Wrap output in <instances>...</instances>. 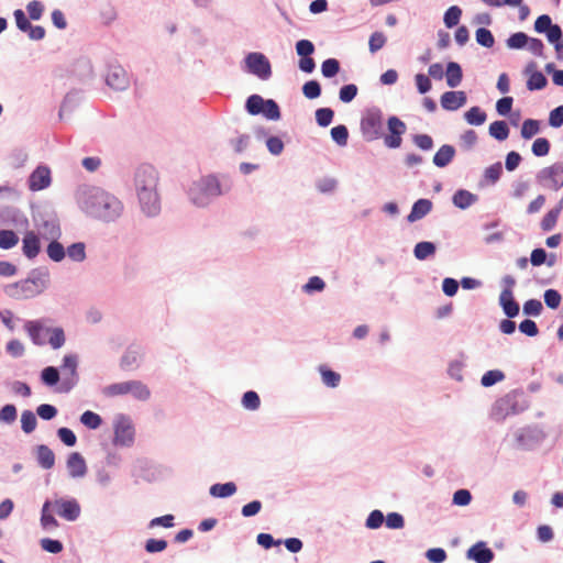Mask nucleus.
Instances as JSON below:
<instances>
[{"mask_svg": "<svg viewBox=\"0 0 563 563\" xmlns=\"http://www.w3.org/2000/svg\"><path fill=\"white\" fill-rule=\"evenodd\" d=\"M141 357L142 352L139 349L130 347L122 356L120 365L123 369H135L140 365Z\"/></svg>", "mask_w": 563, "mask_h": 563, "instance_id": "412c9836", "label": "nucleus"}, {"mask_svg": "<svg viewBox=\"0 0 563 563\" xmlns=\"http://www.w3.org/2000/svg\"><path fill=\"white\" fill-rule=\"evenodd\" d=\"M549 124L553 128L563 125V106H559L550 112Z\"/></svg>", "mask_w": 563, "mask_h": 563, "instance_id": "774afa93", "label": "nucleus"}, {"mask_svg": "<svg viewBox=\"0 0 563 563\" xmlns=\"http://www.w3.org/2000/svg\"><path fill=\"white\" fill-rule=\"evenodd\" d=\"M465 120L468 124L481 125L486 121V113L478 107H472L465 112Z\"/></svg>", "mask_w": 563, "mask_h": 563, "instance_id": "2f4dec72", "label": "nucleus"}, {"mask_svg": "<svg viewBox=\"0 0 563 563\" xmlns=\"http://www.w3.org/2000/svg\"><path fill=\"white\" fill-rule=\"evenodd\" d=\"M357 95V87L354 84L345 85L340 89V100L351 102Z\"/></svg>", "mask_w": 563, "mask_h": 563, "instance_id": "e2e57ef3", "label": "nucleus"}, {"mask_svg": "<svg viewBox=\"0 0 563 563\" xmlns=\"http://www.w3.org/2000/svg\"><path fill=\"white\" fill-rule=\"evenodd\" d=\"M58 379H59V374H58V371L55 367L48 366V367L43 369V372H42V380L46 385L53 386V385L57 384Z\"/></svg>", "mask_w": 563, "mask_h": 563, "instance_id": "4d7b16f0", "label": "nucleus"}, {"mask_svg": "<svg viewBox=\"0 0 563 563\" xmlns=\"http://www.w3.org/2000/svg\"><path fill=\"white\" fill-rule=\"evenodd\" d=\"M547 258H548V255L543 249H534L531 252L530 262L533 266H540L544 263H547L548 266H553L555 263L554 256H551L548 262H547Z\"/></svg>", "mask_w": 563, "mask_h": 563, "instance_id": "473e14b6", "label": "nucleus"}, {"mask_svg": "<svg viewBox=\"0 0 563 563\" xmlns=\"http://www.w3.org/2000/svg\"><path fill=\"white\" fill-rule=\"evenodd\" d=\"M37 462L45 470L52 468L55 464L54 452L46 445L37 446Z\"/></svg>", "mask_w": 563, "mask_h": 563, "instance_id": "b1692460", "label": "nucleus"}, {"mask_svg": "<svg viewBox=\"0 0 563 563\" xmlns=\"http://www.w3.org/2000/svg\"><path fill=\"white\" fill-rule=\"evenodd\" d=\"M331 136L335 143L344 146L347 143L349 131L345 125H336L331 129Z\"/></svg>", "mask_w": 563, "mask_h": 563, "instance_id": "c03bdc74", "label": "nucleus"}, {"mask_svg": "<svg viewBox=\"0 0 563 563\" xmlns=\"http://www.w3.org/2000/svg\"><path fill=\"white\" fill-rule=\"evenodd\" d=\"M106 81L108 86L114 90H124L129 86L128 74L121 66L110 67L107 73Z\"/></svg>", "mask_w": 563, "mask_h": 563, "instance_id": "f8f14e48", "label": "nucleus"}, {"mask_svg": "<svg viewBox=\"0 0 563 563\" xmlns=\"http://www.w3.org/2000/svg\"><path fill=\"white\" fill-rule=\"evenodd\" d=\"M389 134L385 135L384 144L389 148H398L406 133V124L397 117H390L387 121Z\"/></svg>", "mask_w": 563, "mask_h": 563, "instance_id": "1a4fd4ad", "label": "nucleus"}, {"mask_svg": "<svg viewBox=\"0 0 563 563\" xmlns=\"http://www.w3.org/2000/svg\"><path fill=\"white\" fill-rule=\"evenodd\" d=\"M66 464L71 477H82L87 473L86 461L78 452L70 453Z\"/></svg>", "mask_w": 563, "mask_h": 563, "instance_id": "4468645a", "label": "nucleus"}, {"mask_svg": "<svg viewBox=\"0 0 563 563\" xmlns=\"http://www.w3.org/2000/svg\"><path fill=\"white\" fill-rule=\"evenodd\" d=\"M499 302L508 318H514L519 313V305L515 301L510 289H504L501 291Z\"/></svg>", "mask_w": 563, "mask_h": 563, "instance_id": "f3484780", "label": "nucleus"}, {"mask_svg": "<svg viewBox=\"0 0 563 563\" xmlns=\"http://www.w3.org/2000/svg\"><path fill=\"white\" fill-rule=\"evenodd\" d=\"M446 84L451 88L457 87L462 81V68L455 62H450L446 66Z\"/></svg>", "mask_w": 563, "mask_h": 563, "instance_id": "4be33fe9", "label": "nucleus"}, {"mask_svg": "<svg viewBox=\"0 0 563 563\" xmlns=\"http://www.w3.org/2000/svg\"><path fill=\"white\" fill-rule=\"evenodd\" d=\"M540 130L539 121L533 119H527L523 121L521 126V136L526 140L534 136Z\"/></svg>", "mask_w": 563, "mask_h": 563, "instance_id": "58836bf2", "label": "nucleus"}, {"mask_svg": "<svg viewBox=\"0 0 563 563\" xmlns=\"http://www.w3.org/2000/svg\"><path fill=\"white\" fill-rule=\"evenodd\" d=\"M536 67L534 63H530L526 67V74L529 75L527 88L531 91L543 89L548 82L545 76L541 71L536 70Z\"/></svg>", "mask_w": 563, "mask_h": 563, "instance_id": "dca6fc26", "label": "nucleus"}, {"mask_svg": "<svg viewBox=\"0 0 563 563\" xmlns=\"http://www.w3.org/2000/svg\"><path fill=\"white\" fill-rule=\"evenodd\" d=\"M36 427V417L30 411L25 410L21 415V428L25 433H31Z\"/></svg>", "mask_w": 563, "mask_h": 563, "instance_id": "a19ab883", "label": "nucleus"}, {"mask_svg": "<svg viewBox=\"0 0 563 563\" xmlns=\"http://www.w3.org/2000/svg\"><path fill=\"white\" fill-rule=\"evenodd\" d=\"M476 41L478 44L485 47H493L495 40L492 32L485 27H479L476 31Z\"/></svg>", "mask_w": 563, "mask_h": 563, "instance_id": "de8ad7c7", "label": "nucleus"}, {"mask_svg": "<svg viewBox=\"0 0 563 563\" xmlns=\"http://www.w3.org/2000/svg\"><path fill=\"white\" fill-rule=\"evenodd\" d=\"M544 302L551 309H556L561 302V295L554 289H548L544 292Z\"/></svg>", "mask_w": 563, "mask_h": 563, "instance_id": "052dcab7", "label": "nucleus"}, {"mask_svg": "<svg viewBox=\"0 0 563 563\" xmlns=\"http://www.w3.org/2000/svg\"><path fill=\"white\" fill-rule=\"evenodd\" d=\"M51 507L52 503L45 501L42 508L41 523L44 529H54L58 526L57 520L49 511Z\"/></svg>", "mask_w": 563, "mask_h": 563, "instance_id": "7c9ffc66", "label": "nucleus"}, {"mask_svg": "<svg viewBox=\"0 0 563 563\" xmlns=\"http://www.w3.org/2000/svg\"><path fill=\"white\" fill-rule=\"evenodd\" d=\"M114 444L121 446H129L134 440V428L130 418L119 415L115 417L114 423Z\"/></svg>", "mask_w": 563, "mask_h": 563, "instance_id": "0eeeda50", "label": "nucleus"}, {"mask_svg": "<svg viewBox=\"0 0 563 563\" xmlns=\"http://www.w3.org/2000/svg\"><path fill=\"white\" fill-rule=\"evenodd\" d=\"M334 117V112L330 108H320L316 111V120L320 126H328Z\"/></svg>", "mask_w": 563, "mask_h": 563, "instance_id": "49530a36", "label": "nucleus"}, {"mask_svg": "<svg viewBox=\"0 0 563 563\" xmlns=\"http://www.w3.org/2000/svg\"><path fill=\"white\" fill-rule=\"evenodd\" d=\"M537 180L543 187L559 190L563 187V162L554 163L548 167L542 168L538 175Z\"/></svg>", "mask_w": 563, "mask_h": 563, "instance_id": "423d86ee", "label": "nucleus"}, {"mask_svg": "<svg viewBox=\"0 0 563 563\" xmlns=\"http://www.w3.org/2000/svg\"><path fill=\"white\" fill-rule=\"evenodd\" d=\"M531 150L536 156H545L550 152V142L545 137H538L533 142Z\"/></svg>", "mask_w": 563, "mask_h": 563, "instance_id": "09e8293b", "label": "nucleus"}, {"mask_svg": "<svg viewBox=\"0 0 563 563\" xmlns=\"http://www.w3.org/2000/svg\"><path fill=\"white\" fill-rule=\"evenodd\" d=\"M236 492V485L233 482L224 484H214L210 487V495L218 498L232 496Z\"/></svg>", "mask_w": 563, "mask_h": 563, "instance_id": "a878e982", "label": "nucleus"}, {"mask_svg": "<svg viewBox=\"0 0 563 563\" xmlns=\"http://www.w3.org/2000/svg\"><path fill=\"white\" fill-rule=\"evenodd\" d=\"M467 558L476 563H489L494 559V552L484 542H477L468 549Z\"/></svg>", "mask_w": 563, "mask_h": 563, "instance_id": "2eb2a0df", "label": "nucleus"}, {"mask_svg": "<svg viewBox=\"0 0 563 563\" xmlns=\"http://www.w3.org/2000/svg\"><path fill=\"white\" fill-rule=\"evenodd\" d=\"M52 503L53 509L62 518L74 521L76 520L80 515V506L79 504L71 499H56Z\"/></svg>", "mask_w": 563, "mask_h": 563, "instance_id": "9d476101", "label": "nucleus"}, {"mask_svg": "<svg viewBox=\"0 0 563 563\" xmlns=\"http://www.w3.org/2000/svg\"><path fill=\"white\" fill-rule=\"evenodd\" d=\"M262 112L269 120H278L280 118L279 107L272 99L266 100L265 106L263 107Z\"/></svg>", "mask_w": 563, "mask_h": 563, "instance_id": "8fccbe9b", "label": "nucleus"}, {"mask_svg": "<svg viewBox=\"0 0 563 563\" xmlns=\"http://www.w3.org/2000/svg\"><path fill=\"white\" fill-rule=\"evenodd\" d=\"M505 378V374L499 369H493L486 372L481 379V384L484 387H490L494 384L501 382Z\"/></svg>", "mask_w": 563, "mask_h": 563, "instance_id": "ea45409f", "label": "nucleus"}, {"mask_svg": "<svg viewBox=\"0 0 563 563\" xmlns=\"http://www.w3.org/2000/svg\"><path fill=\"white\" fill-rule=\"evenodd\" d=\"M527 43L528 36L522 32H517L507 40V46L515 49L522 48Z\"/></svg>", "mask_w": 563, "mask_h": 563, "instance_id": "864d4df0", "label": "nucleus"}, {"mask_svg": "<svg viewBox=\"0 0 563 563\" xmlns=\"http://www.w3.org/2000/svg\"><path fill=\"white\" fill-rule=\"evenodd\" d=\"M462 15V10L457 5L450 7L444 13V24L446 27L451 29L459 24V21Z\"/></svg>", "mask_w": 563, "mask_h": 563, "instance_id": "e433bc0d", "label": "nucleus"}, {"mask_svg": "<svg viewBox=\"0 0 563 563\" xmlns=\"http://www.w3.org/2000/svg\"><path fill=\"white\" fill-rule=\"evenodd\" d=\"M242 404L246 409L255 410L260 407L261 400L255 391L250 390L243 395Z\"/></svg>", "mask_w": 563, "mask_h": 563, "instance_id": "5fc2aeb1", "label": "nucleus"}, {"mask_svg": "<svg viewBox=\"0 0 563 563\" xmlns=\"http://www.w3.org/2000/svg\"><path fill=\"white\" fill-rule=\"evenodd\" d=\"M85 210L97 219L111 221L120 216L122 203L113 196L96 191L85 201Z\"/></svg>", "mask_w": 563, "mask_h": 563, "instance_id": "f03ea898", "label": "nucleus"}, {"mask_svg": "<svg viewBox=\"0 0 563 563\" xmlns=\"http://www.w3.org/2000/svg\"><path fill=\"white\" fill-rule=\"evenodd\" d=\"M302 92L308 99H316L321 95V87L318 81H307L302 87Z\"/></svg>", "mask_w": 563, "mask_h": 563, "instance_id": "603ef678", "label": "nucleus"}, {"mask_svg": "<svg viewBox=\"0 0 563 563\" xmlns=\"http://www.w3.org/2000/svg\"><path fill=\"white\" fill-rule=\"evenodd\" d=\"M542 303L538 299H529L523 305V312L528 316H539L542 311Z\"/></svg>", "mask_w": 563, "mask_h": 563, "instance_id": "bf43d9fd", "label": "nucleus"}, {"mask_svg": "<svg viewBox=\"0 0 563 563\" xmlns=\"http://www.w3.org/2000/svg\"><path fill=\"white\" fill-rule=\"evenodd\" d=\"M158 174L152 165H141L135 173V187L143 211L153 216L159 210Z\"/></svg>", "mask_w": 563, "mask_h": 563, "instance_id": "f257e3e1", "label": "nucleus"}, {"mask_svg": "<svg viewBox=\"0 0 563 563\" xmlns=\"http://www.w3.org/2000/svg\"><path fill=\"white\" fill-rule=\"evenodd\" d=\"M41 547L43 550L54 554L59 553L63 550V544L60 541L48 538L41 540Z\"/></svg>", "mask_w": 563, "mask_h": 563, "instance_id": "680f3d73", "label": "nucleus"}, {"mask_svg": "<svg viewBox=\"0 0 563 563\" xmlns=\"http://www.w3.org/2000/svg\"><path fill=\"white\" fill-rule=\"evenodd\" d=\"M80 422L89 429H97L101 426L102 419L98 413L87 410L80 416Z\"/></svg>", "mask_w": 563, "mask_h": 563, "instance_id": "c9c22d12", "label": "nucleus"}, {"mask_svg": "<svg viewBox=\"0 0 563 563\" xmlns=\"http://www.w3.org/2000/svg\"><path fill=\"white\" fill-rule=\"evenodd\" d=\"M19 242V236L11 230L0 231V249L9 250L15 246Z\"/></svg>", "mask_w": 563, "mask_h": 563, "instance_id": "f704fd0d", "label": "nucleus"}, {"mask_svg": "<svg viewBox=\"0 0 563 563\" xmlns=\"http://www.w3.org/2000/svg\"><path fill=\"white\" fill-rule=\"evenodd\" d=\"M47 254L53 261L59 262L65 256L64 246L60 243L53 241L47 246Z\"/></svg>", "mask_w": 563, "mask_h": 563, "instance_id": "3c124183", "label": "nucleus"}, {"mask_svg": "<svg viewBox=\"0 0 563 563\" xmlns=\"http://www.w3.org/2000/svg\"><path fill=\"white\" fill-rule=\"evenodd\" d=\"M247 70L262 80H267L272 76V67L268 58L262 53H250L245 57Z\"/></svg>", "mask_w": 563, "mask_h": 563, "instance_id": "6e6552de", "label": "nucleus"}, {"mask_svg": "<svg viewBox=\"0 0 563 563\" xmlns=\"http://www.w3.org/2000/svg\"><path fill=\"white\" fill-rule=\"evenodd\" d=\"M559 216H560V209L553 208L550 211H548L541 221V229L543 231L552 230L558 222Z\"/></svg>", "mask_w": 563, "mask_h": 563, "instance_id": "79ce46f5", "label": "nucleus"}, {"mask_svg": "<svg viewBox=\"0 0 563 563\" xmlns=\"http://www.w3.org/2000/svg\"><path fill=\"white\" fill-rule=\"evenodd\" d=\"M266 100H264L258 95H252L246 100V110L250 114H258L262 112L263 107L265 106Z\"/></svg>", "mask_w": 563, "mask_h": 563, "instance_id": "72a5a7b5", "label": "nucleus"}, {"mask_svg": "<svg viewBox=\"0 0 563 563\" xmlns=\"http://www.w3.org/2000/svg\"><path fill=\"white\" fill-rule=\"evenodd\" d=\"M57 435L60 441L67 446H74L76 444L77 438L75 433L68 428H59L57 431Z\"/></svg>", "mask_w": 563, "mask_h": 563, "instance_id": "13d9d810", "label": "nucleus"}, {"mask_svg": "<svg viewBox=\"0 0 563 563\" xmlns=\"http://www.w3.org/2000/svg\"><path fill=\"white\" fill-rule=\"evenodd\" d=\"M23 253L29 258H34L40 252V240L38 236L33 232L29 231L23 238Z\"/></svg>", "mask_w": 563, "mask_h": 563, "instance_id": "a211bd4d", "label": "nucleus"}, {"mask_svg": "<svg viewBox=\"0 0 563 563\" xmlns=\"http://www.w3.org/2000/svg\"><path fill=\"white\" fill-rule=\"evenodd\" d=\"M319 372L321 374L323 384L328 387L334 388L340 384L341 376L339 373L333 372L325 366H320Z\"/></svg>", "mask_w": 563, "mask_h": 563, "instance_id": "c756f323", "label": "nucleus"}, {"mask_svg": "<svg viewBox=\"0 0 563 563\" xmlns=\"http://www.w3.org/2000/svg\"><path fill=\"white\" fill-rule=\"evenodd\" d=\"M361 131L366 141L378 140L383 134V115L379 110H371L361 120Z\"/></svg>", "mask_w": 563, "mask_h": 563, "instance_id": "39448f33", "label": "nucleus"}, {"mask_svg": "<svg viewBox=\"0 0 563 563\" xmlns=\"http://www.w3.org/2000/svg\"><path fill=\"white\" fill-rule=\"evenodd\" d=\"M108 397L124 396L131 394L135 399L145 401L151 397V390L141 380H126L108 385L103 389Z\"/></svg>", "mask_w": 563, "mask_h": 563, "instance_id": "20e7f679", "label": "nucleus"}, {"mask_svg": "<svg viewBox=\"0 0 563 563\" xmlns=\"http://www.w3.org/2000/svg\"><path fill=\"white\" fill-rule=\"evenodd\" d=\"M435 253V245L432 242H419L416 244L413 254L416 258L423 261Z\"/></svg>", "mask_w": 563, "mask_h": 563, "instance_id": "cd10ccee", "label": "nucleus"}, {"mask_svg": "<svg viewBox=\"0 0 563 563\" xmlns=\"http://www.w3.org/2000/svg\"><path fill=\"white\" fill-rule=\"evenodd\" d=\"M26 10L32 20H38L43 14L44 5L40 1L33 0L29 2Z\"/></svg>", "mask_w": 563, "mask_h": 563, "instance_id": "69168bd1", "label": "nucleus"}, {"mask_svg": "<svg viewBox=\"0 0 563 563\" xmlns=\"http://www.w3.org/2000/svg\"><path fill=\"white\" fill-rule=\"evenodd\" d=\"M221 195V188L218 179L213 176H207L199 181L194 183L189 189L191 201L199 207L207 206L211 198Z\"/></svg>", "mask_w": 563, "mask_h": 563, "instance_id": "7ed1b4c3", "label": "nucleus"}, {"mask_svg": "<svg viewBox=\"0 0 563 563\" xmlns=\"http://www.w3.org/2000/svg\"><path fill=\"white\" fill-rule=\"evenodd\" d=\"M503 173L501 163H495L488 166L484 172V179L487 184H495L498 181Z\"/></svg>", "mask_w": 563, "mask_h": 563, "instance_id": "4c0bfd02", "label": "nucleus"}, {"mask_svg": "<svg viewBox=\"0 0 563 563\" xmlns=\"http://www.w3.org/2000/svg\"><path fill=\"white\" fill-rule=\"evenodd\" d=\"M384 522V515L380 510H373L366 519V527L377 529Z\"/></svg>", "mask_w": 563, "mask_h": 563, "instance_id": "0e129e2a", "label": "nucleus"}, {"mask_svg": "<svg viewBox=\"0 0 563 563\" xmlns=\"http://www.w3.org/2000/svg\"><path fill=\"white\" fill-rule=\"evenodd\" d=\"M51 170L47 166H37L29 177V188L38 191L51 185Z\"/></svg>", "mask_w": 563, "mask_h": 563, "instance_id": "9b49d317", "label": "nucleus"}, {"mask_svg": "<svg viewBox=\"0 0 563 563\" xmlns=\"http://www.w3.org/2000/svg\"><path fill=\"white\" fill-rule=\"evenodd\" d=\"M45 333L48 334V343L53 349H59L65 343V333L62 328H46Z\"/></svg>", "mask_w": 563, "mask_h": 563, "instance_id": "c85d7f7f", "label": "nucleus"}, {"mask_svg": "<svg viewBox=\"0 0 563 563\" xmlns=\"http://www.w3.org/2000/svg\"><path fill=\"white\" fill-rule=\"evenodd\" d=\"M31 340L36 345H43L45 340L42 339V332H45V328L38 321H27L24 325Z\"/></svg>", "mask_w": 563, "mask_h": 563, "instance_id": "5701e85b", "label": "nucleus"}, {"mask_svg": "<svg viewBox=\"0 0 563 563\" xmlns=\"http://www.w3.org/2000/svg\"><path fill=\"white\" fill-rule=\"evenodd\" d=\"M16 419V408L13 405H5L0 410V421L12 423Z\"/></svg>", "mask_w": 563, "mask_h": 563, "instance_id": "338daca9", "label": "nucleus"}, {"mask_svg": "<svg viewBox=\"0 0 563 563\" xmlns=\"http://www.w3.org/2000/svg\"><path fill=\"white\" fill-rule=\"evenodd\" d=\"M386 36L383 32H374L368 41V48L371 53H376L386 44Z\"/></svg>", "mask_w": 563, "mask_h": 563, "instance_id": "a18cd8bd", "label": "nucleus"}, {"mask_svg": "<svg viewBox=\"0 0 563 563\" xmlns=\"http://www.w3.org/2000/svg\"><path fill=\"white\" fill-rule=\"evenodd\" d=\"M476 201V196L467 190L460 189L453 196V203L460 209H466Z\"/></svg>", "mask_w": 563, "mask_h": 563, "instance_id": "393cba45", "label": "nucleus"}, {"mask_svg": "<svg viewBox=\"0 0 563 563\" xmlns=\"http://www.w3.org/2000/svg\"><path fill=\"white\" fill-rule=\"evenodd\" d=\"M489 134L498 141H505L509 135L508 124L505 121H494L489 125Z\"/></svg>", "mask_w": 563, "mask_h": 563, "instance_id": "bb28decb", "label": "nucleus"}, {"mask_svg": "<svg viewBox=\"0 0 563 563\" xmlns=\"http://www.w3.org/2000/svg\"><path fill=\"white\" fill-rule=\"evenodd\" d=\"M340 70V63L335 58H328L321 65L322 75L327 78L335 76Z\"/></svg>", "mask_w": 563, "mask_h": 563, "instance_id": "37998d69", "label": "nucleus"}, {"mask_svg": "<svg viewBox=\"0 0 563 563\" xmlns=\"http://www.w3.org/2000/svg\"><path fill=\"white\" fill-rule=\"evenodd\" d=\"M68 256L77 262H81L86 257L84 243H75L67 249Z\"/></svg>", "mask_w": 563, "mask_h": 563, "instance_id": "6e6d98bb", "label": "nucleus"}, {"mask_svg": "<svg viewBox=\"0 0 563 563\" xmlns=\"http://www.w3.org/2000/svg\"><path fill=\"white\" fill-rule=\"evenodd\" d=\"M440 101L443 109L455 111L466 103V95L464 91H446Z\"/></svg>", "mask_w": 563, "mask_h": 563, "instance_id": "ddd939ff", "label": "nucleus"}, {"mask_svg": "<svg viewBox=\"0 0 563 563\" xmlns=\"http://www.w3.org/2000/svg\"><path fill=\"white\" fill-rule=\"evenodd\" d=\"M432 209V202L428 199H419L417 200L412 208L410 213L408 214L407 219L409 222H415L417 220H420L424 216H427Z\"/></svg>", "mask_w": 563, "mask_h": 563, "instance_id": "6ab92c4d", "label": "nucleus"}, {"mask_svg": "<svg viewBox=\"0 0 563 563\" xmlns=\"http://www.w3.org/2000/svg\"><path fill=\"white\" fill-rule=\"evenodd\" d=\"M455 155V150L452 145H442L433 156V164L438 167H445L451 163Z\"/></svg>", "mask_w": 563, "mask_h": 563, "instance_id": "aec40b11", "label": "nucleus"}]
</instances>
